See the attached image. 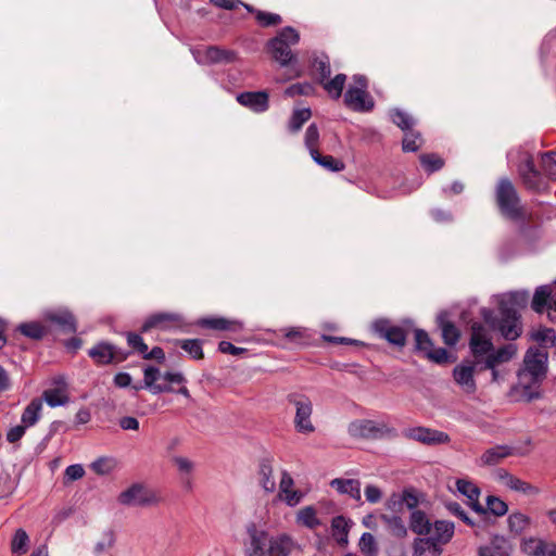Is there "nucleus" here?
<instances>
[{"instance_id":"nucleus-1","label":"nucleus","mask_w":556,"mask_h":556,"mask_svg":"<svg viewBox=\"0 0 556 556\" xmlns=\"http://www.w3.org/2000/svg\"><path fill=\"white\" fill-rule=\"evenodd\" d=\"M507 160L517 167L519 179L528 191L544 192L548 187V180L556 181V151L540 154L543 173L536 168L533 155L525 148L510 150Z\"/></svg>"},{"instance_id":"nucleus-2","label":"nucleus","mask_w":556,"mask_h":556,"mask_svg":"<svg viewBox=\"0 0 556 556\" xmlns=\"http://www.w3.org/2000/svg\"><path fill=\"white\" fill-rule=\"evenodd\" d=\"M548 354L545 349L529 348L523 357L522 367L517 372L515 390L526 401L540 396V386L546 377Z\"/></svg>"},{"instance_id":"nucleus-3","label":"nucleus","mask_w":556,"mask_h":556,"mask_svg":"<svg viewBox=\"0 0 556 556\" xmlns=\"http://www.w3.org/2000/svg\"><path fill=\"white\" fill-rule=\"evenodd\" d=\"M300 41L299 33L290 26L282 28L276 37L268 41V51L271 58L282 67H288L289 75L286 80L301 76V71L295 67L296 56L291 47Z\"/></svg>"},{"instance_id":"nucleus-4","label":"nucleus","mask_w":556,"mask_h":556,"mask_svg":"<svg viewBox=\"0 0 556 556\" xmlns=\"http://www.w3.org/2000/svg\"><path fill=\"white\" fill-rule=\"evenodd\" d=\"M495 198L503 215L514 220L522 218L520 198L510 179L503 177L498 180L495 188Z\"/></svg>"},{"instance_id":"nucleus-5","label":"nucleus","mask_w":556,"mask_h":556,"mask_svg":"<svg viewBox=\"0 0 556 556\" xmlns=\"http://www.w3.org/2000/svg\"><path fill=\"white\" fill-rule=\"evenodd\" d=\"M348 432L353 438L362 439H394L397 437L395 428L383 421L370 419H356L350 422Z\"/></svg>"},{"instance_id":"nucleus-6","label":"nucleus","mask_w":556,"mask_h":556,"mask_svg":"<svg viewBox=\"0 0 556 556\" xmlns=\"http://www.w3.org/2000/svg\"><path fill=\"white\" fill-rule=\"evenodd\" d=\"M367 79L363 75H354L353 84L344 94L345 105L355 112H367L374 108V100L367 91Z\"/></svg>"},{"instance_id":"nucleus-7","label":"nucleus","mask_w":556,"mask_h":556,"mask_svg":"<svg viewBox=\"0 0 556 556\" xmlns=\"http://www.w3.org/2000/svg\"><path fill=\"white\" fill-rule=\"evenodd\" d=\"M480 315L491 329L498 331L506 340L514 341L519 338L522 332L520 318H506V316H500V318H497L494 312L488 307H481Z\"/></svg>"},{"instance_id":"nucleus-8","label":"nucleus","mask_w":556,"mask_h":556,"mask_svg":"<svg viewBox=\"0 0 556 556\" xmlns=\"http://www.w3.org/2000/svg\"><path fill=\"white\" fill-rule=\"evenodd\" d=\"M194 61L200 65L230 64L238 60L236 51L217 46H201L191 48Z\"/></svg>"},{"instance_id":"nucleus-9","label":"nucleus","mask_w":556,"mask_h":556,"mask_svg":"<svg viewBox=\"0 0 556 556\" xmlns=\"http://www.w3.org/2000/svg\"><path fill=\"white\" fill-rule=\"evenodd\" d=\"M288 402L295 408L294 428L298 432L308 434L315 431L312 422L313 403L303 394H290Z\"/></svg>"},{"instance_id":"nucleus-10","label":"nucleus","mask_w":556,"mask_h":556,"mask_svg":"<svg viewBox=\"0 0 556 556\" xmlns=\"http://www.w3.org/2000/svg\"><path fill=\"white\" fill-rule=\"evenodd\" d=\"M469 348L475 358L473 363L484 366V359L491 354L493 343L489 331L480 323H473L471 326Z\"/></svg>"},{"instance_id":"nucleus-11","label":"nucleus","mask_w":556,"mask_h":556,"mask_svg":"<svg viewBox=\"0 0 556 556\" xmlns=\"http://www.w3.org/2000/svg\"><path fill=\"white\" fill-rule=\"evenodd\" d=\"M531 307L539 314L547 311L549 320H556V279L551 285H543L535 289Z\"/></svg>"},{"instance_id":"nucleus-12","label":"nucleus","mask_w":556,"mask_h":556,"mask_svg":"<svg viewBox=\"0 0 556 556\" xmlns=\"http://www.w3.org/2000/svg\"><path fill=\"white\" fill-rule=\"evenodd\" d=\"M493 299L498 306L500 316L520 318L519 308L527 305L528 292L511 291L494 295Z\"/></svg>"},{"instance_id":"nucleus-13","label":"nucleus","mask_w":556,"mask_h":556,"mask_svg":"<svg viewBox=\"0 0 556 556\" xmlns=\"http://www.w3.org/2000/svg\"><path fill=\"white\" fill-rule=\"evenodd\" d=\"M372 331L390 344L402 348L406 343L407 332L404 327L393 324L390 319L378 318L371 324Z\"/></svg>"},{"instance_id":"nucleus-14","label":"nucleus","mask_w":556,"mask_h":556,"mask_svg":"<svg viewBox=\"0 0 556 556\" xmlns=\"http://www.w3.org/2000/svg\"><path fill=\"white\" fill-rule=\"evenodd\" d=\"M403 435L429 446L447 444L451 441L446 432L421 426L405 429Z\"/></svg>"},{"instance_id":"nucleus-15","label":"nucleus","mask_w":556,"mask_h":556,"mask_svg":"<svg viewBox=\"0 0 556 556\" xmlns=\"http://www.w3.org/2000/svg\"><path fill=\"white\" fill-rule=\"evenodd\" d=\"M249 541L245 543V552L248 556H269L268 547L270 538L268 533L257 528L254 523L247 527Z\"/></svg>"},{"instance_id":"nucleus-16","label":"nucleus","mask_w":556,"mask_h":556,"mask_svg":"<svg viewBox=\"0 0 556 556\" xmlns=\"http://www.w3.org/2000/svg\"><path fill=\"white\" fill-rule=\"evenodd\" d=\"M415 346L418 352L437 364L447 362L448 355L444 348H435L428 333L421 329L415 330Z\"/></svg>"},{"instance_id":"nucleus-17","label":"nucleus","mask_w":556,"mask_h":556,"mask_svg":"<svg viewBox=\"0 0 556 556\" xmlns=\"http://www.w3.org/2000/svg\"><path fill=\"white\" fill-rule=\"evenodd\" d=\"M478 365L471 361H463L453 370V378L462 391L466 394H473L477 390L473 377Z\"/></svg>"},{"instance_id":"nucleus-18","label":"nucleus","mask_w":556,"mask_h":556,"mask_svg":"<svg viewBox=\"0 0 556 556\" xmlns=\"http://www.w3.org/2000/svg\"><path fill=\"white\" fill-rule=\"evenodd\" d=\"M293 486V478L288 471L283 470L279 482L278 497L290 507L296 506L303 498V493L294 490Z\"/></svg>"},{"instance_id":"nucleus-19","label":"nucleus","mask_w":556,"mask_h":556,"mask_svg":"<svg viewBox=\"0 0 556 556\" xmlns=\"http://www.w3.org/2000/svg\"><path fill=\"white\" fill-rule=\"evenodd\" d=\"M237 101L255 113H264L269 108L268 93L266 91H247L237 96Z\"/></svg>"},{"instance_id":"nucleus-20","label":"nucleus","mask_w":556,"mask_h":556,"mask_svg":"<svg viewBox=\"0 0 556 556\" xmlns=\"http://www.w3.org/2000/svg\"><path fill=\"white\" fill-rule=\"evenodd\" d=\"M45 319L56 325L65 332L76 331V320L67 308L49 309L43 313Z\"/></svg>"},{"instance_id":"nucleus-21","label":"nucleus","mask_w":556,"mask_h":556,"mask_svg":"<svg viewBox=\"0 0 556 556\" xmlns=\"http://www.w3.org/2000/svg\"><path fill=\"white\" fill-rule=\"evenodd\" d=\"M181 321V316L175 313H156L149 316L141 327V332H148L151 329L167 330L172 324Z\"/></svg>"},{"instance_id":"nucleus-22","label":"nucleus","mask_w":556,"mask_h":556,"mask_svg":"<svg viewBox=\"0 0 556 556\" xmlns=\"http://www.w3.org/2000/svg\"><path fill=\"white\" fill-rule=\"evenodd\" d=\"M173 463L177 467V471L179 473V479L182 488L186 491H191L193 489V471L195 469V463L188 457L184 456H174Z\"/></svg>"},{"instance_id":"nucleus-23","label":"nucleus","mask_w":556,"mask_h":556,"mask_svg":"<svg viewBox=\"0 0 556 556\" xmlns=\"http://www.w3.org/2000/svg\"><path fill=\"white\" fill-rule=\"evenodd\" d=\"M457 490L467 497L468 505L478 514H485V508L479 503L480 489L470 481L459 479L456 482Z\"/></svg>"},{"instance_id":"nucleus-24","label":"nucleus","mask_w":556,"mask_h":556,"mask_svg":"<svg viewBox=\"0 0 556 556\" xmlns=\"http://www.w3.org/2000/svg\"><path fill=\"white\" fill-rule=\"evenodd\" d=\"M517 353V345L515 343H508L497 350H492L491 354L484 359V366L482 368H492L503 363L509 362Z\"/></svg>"},{"instance_id":"nucleus-25","label":"nucleus","mask_w":556,"mask_h":556,"mask_svg":"<svg viewBox=\"0 0 556 556\" xmlns=\"http://www.w3.org/2000/svg\"><path fill=\"white\" fill-rule=\"evenodd\" d=\"M160 369L154 366H147L143 370V387L152 394H160L163 392H172L173 389L168 384H160L156 381L162 378Z\"/></svg>"},{"instance_id":"nucleus-26","label":"nucleus","mask_w":556,"mask_h":556,"mask_svg":"<svg viewBox=\"0 0 556 556\" xmlns=\"http://www.w3.org/2000/svg\"><path fill=\"white\" fill-rule=\"evenodd\" d=\"M454 523L446 520H437L432 523V533L427 534L426 538L432 540L441 546L442 544H446L451 541L454 534Z\"/></svg>"},{"instance_id":"nucleus-27","label":"nucleus","mask_w":556,"mask_h":556,"mask_svg":"<svg viewBox=\"0 0 556 556\" xmlns=\"http://www.w3.org/2000/svg\"><path fill=\"white\" fill-rule=\"evenodd\" d=\"M146 490L141 484L135 483L118 496V502L127 506H137L148 503Z\"/></svg>"},{"instance_id":"nucleus-28","label":"nucleus","mask_w":556,"mask_h":556,"mask_svg":"<svg viewBox=\"0 0 556 556\" xmlns=\"http://www.w3.org/2000/svg\"><path fill=\"white\" fill-rule=\"evenodd\" d=\"M294 546L295 543L293 539L283 533L275 538H270L268 553L269 556H289Z\"/></svg>"},{"instance_id":"nucleus-29","label":"nucleus","mask_w":556,"mask_h":556,"mask_svg":"<svg viewBox=\"0 0 556 556\" xmlns=\"http://www.w3.org/2000/svg\"><path fill=\"white\" fill-rule=\"evenodd\" d=\"M330 485L334 488L341 494H348L353 500L361 502V482L357 479H341L336 478L330 482Z\"/></svg>"},{"instance_id":"nucleus-30","label":"nucleus","mask_w":556,"mask_h":556,"mask_svg":"<svg viewBox=\"0 0 556 556\" xmlns=\"http://www.w3.org/2000/svg\"><path fill=\"white\" fill-rule=\"evenodd\" d=\"M43 403L40 399H34L24 408L21 416V424L27 429L34 427L41 418Z\"/></svg>"},{"instance_id":"nucleus-31","label":"nucleus","mask_w":556,"mask_h":556,"mask_svg":"<svg viewBox=\"0 0 556 556\" xmlns=\"http://www.w3.org/2000/svg\"><path fill=\"white\" fill-rule=\"evenodd\" d=\"M198 325L204 328L230 331H239L243 328L241 321L229 320L223 317L202 318L198 321Z\"/></svg>"},{"instance_id":"nucleus-32","label":"nucleus","mask_w":556,"mask_h":556,"mask_svg":"<svg viewBox=\"0 0 556 556\" xmlns=\"http://www.w3.org/2000/svg\"><path fill=\"white\" fill-rule=\"evenodd\" d=\"M437 319L444 342L447 345H455L460 336L457 327L447 319V314L445 312L440 313Z\"/></svg>"},{"instance_id":"nucleus-33","label":"nucleus","mask_w":556,"mask_h":556,"mask_svg":"<svg viewBox=\"0 0 556 556\" xmlns=\"http://www.w3.org/2000/svg\"><path fill=\"white\" fill-rule=\"evenodd\" d=\"M88 355L99 365L110 364L115 355L114 346L100 342L88 351Z\"/></svg>"},{"instance_id":"nucleus-34","label":"nucleus","mask_w":556,"mask_h":556,"mask_svg":"<svg viewBox=\"0 0 556 556\" xmlns=\"http://www.w3.org/2000/svg\"><path fill=\"white\" fill-rule=\"evenodd\" d=\"M350 522L343 516H337L331 521L332 536L341 546L349 543Z\"/></svg>"},{"instance_id":"nucleus-35","label":"nucleus","mask_w":556,"mask_h":556,"mask_svg":"<svg viewBox=\"0 0 556 556\" xmlns=\"http://www.w3.org/2000/svg\"><path fill=\"white\" fill-rule=\"evenodd\" d=\"M409 527L413 532L419 535L432 533V523L427 515L421 510H414L410 515Z\"/></svg>"},{"instance_id":"nucleus-36","label":"nucleus","mask_w":556,"mask_h":556,"mask_svg":"<svg viewBox=\"0 0 556 556\" xmlns=\"http://www.w3.org/2000/svg\"><path fill=\"white\" fill-rule=\"evenodd\" d=\"M441 546L428 538H418L414 541V556H440Z\"/></svg>"},{"instance_id":"nucleus-37","label":"nucleus","mask_w":556,"mask_h":556,"mask_svg":"<svg viewBox=\"0 0 556 556\" xmlns=\"http://www.w3.org/2000/svg\"><path fill=\"white\" fill-rule=\"evenodd\" d=\"M258 483L266 493H273L276 490V481L273 477V467L268 460L260 464Z\"/></svg>"},{"instance_id":"nucleus-38","label":"nucleus","mask_w":556,"mask_h":556,"mask_svg":"<svg viewBox=\"0 0 556 556\" xmlns=\"http://www.w3.org/2000/svg\"><path fill=\"white\" fill-rule=\"evenodd\" d=\"M29 536L24 529H17L11 541V553L13 556H23L29 548Z\"/></svg>"},{"instance_id":"nucleus-39","label":"nucleus","mask_w":556,"mask_h":556,"mask_svg":"<svg viewBox=\"0 0 556 556\" xmlns=\"http://www.w3.org/2000/svg\"><path fill=\"white\" fill-rule=\"evenodd\" d=\"M546 541L540 538H523L520 543L521 551L529 556H544Z\"/></svg>"},{"instance_id":"nucleus-40","label":"nucleus","mask_w":556,"mask_h":556,"mask_svg":"<svg viewBox=\"0 0 556 556\" xmlns=\"http://www.w3.org/2000/svg\"><path fill=\"white\" fill-rule=\"evenodd\" d=\"M511 454V448L506 445H496L494 447H491L486 450L482 456L481 462L484 465H495L501 459L509 456Z\"/></svg>"},{"instance_id":"nucleus-41","label":"nucleus","mask_w":556,"mask_h":556,"mask_svg":"<svg viewBox=\"0 0 556 556\" xmlns=\"http://www.w3.org/2000/svg\"><path fill=\"white\" fill-rule=\"evenodd\" d=\"M17 330L26 338L33 340H40L47 334V328L38 321L20 324Z\"/></svg>"},{"instance_id":"nucleus-42","label":"nucleus","mask_w":556,"mask_h":556,"mask_svg":"<svg viewBox=\"0 0 556 556\" xmlns=\"http://www.w3.org/2000/svg\"><path fill=\"white\" fill-rule=\"evenodd\" d=\"M312 159L315 163L323 166L329 172H341L344 169L345 165L341 160H338L331 155H321L318 151H313Z\"/></svg>"},{"instance_id":"nucleus-43","label":"nucleus","mask_w":556,"mask_h":556,"mask_svg":"<svg viewBox=\"0 0 556 556\" xmlns=\"http://www.w3.org/2000/svg\"><path fill=\"white\" fill-rule=\"evenodd\" d=\"M509 556V548H507V542L504 539L495 538L491 545L481 546L478 551V556Z\"/></svg>"},{"instance_id":"nucleus-44","label":"nucleus","mask_w":556,"mask_h":556,"mask_svg":"<svg viewBox=\"0 0 556 556\" xmlns=\"http://www.w3.org/2000/svg\"><path fill=\"white\" fill-rule=\"evenodd\" d=\"M312 111L309 108L295 109L290 117L288 128L291 132H298L302 126L311 118Z\"/></svg>"},{"instance_id":"nucleus-45","label":"nucleus","mask_w":556,"mask_h":556,"mask_svg":"<svg viewBox=\"0 0 556 556\" xmlns=\"http://www.w3.org/2000/svg\"><path fill=\"white\" fill-rule=\"evenodd\" d=\"M498 476L501 481L513 491L528 493L532 490V486L529 483L520 480L507 471H502Z\"/></svg>"},{"instance_id":"nucleus-46","label":"nucleus","mask_w":556,"mask_h":556,"mask_svg":"<svg viewBox=\"0 0 556 556\" xmlns=\"http://www.w3.org/2000/svg\"><path fill=\"white\" fill-rule=\"evenodd\" d=\"M296 521L308 529H315L320 526V520L317 518L316 510L313 506H306L300 509L296 515Z\"/></svg>"},{"instance_id":"nucleus-47","label":"nucleus","mask_w":556,"mask_h":556,"mask_svg":"<svg viewBox=\"0 0 556 556\" xmlns=\"http://www.w3.org/2000/svg\"><path fill=\"white\" fill-rule=\"evenodd\" d=\"M390 117L391 121L404 132L412 130L415 125V119L407 112L400 109L390 111Z\"/></svg>"},{"instance_id":"nucleus-48","label":"nucleus","mask_w":556,"mask_h":556,"mask_svg":"<svg viewBox=\"0 0 556 556\" xmlns=\"http://www.w3.org/2000/svg\"><path fill=\"white\" fill-rule=\"evenodd\" d=\"M346 76L344 74H338L332 79L324 83V89L332 99H339L344 88Z\"/></svg>"},{"instance_id":"nucleus-49","label":"nucleus","mask_w":556,"mask_h":556,"mask_svg":"<svg viewBox=\"0 0 556 556\" xmlns=\"http://www.w3.org/2000/svg\"><path fill=\"white\" fill-rule=\"evenodd\" d=\"M381 519L386 522L388 526L389 531L397 536V538H404L407 533L406 526L402 518L399 516H387L382 515Z\"/></svg>"},{"instance_id":"nucleus-50","label":"nucleus","mask_w":556,"mask_h":556,"mask_svg":"<svg viewBox=\"0 0 556 556\" xmlns=\"http://www.w3.org/2000/svg\"><path fill=\"white\" fill-rule=\"evenodd\" d=\"M358 547L365 556H378V545L376 539L369 532L362 534L358 542Z\"/></svg>"},{"instance_id":"nucleus-51","label":"nucleus","mask_w":556,"mask_h":556,"mask_svg":"<svg viewBox=\"0 0 556 556\" xmlns=\"http://www.w3.org/2000/svg\"><path fill=\"white\" fill-rule=\"evenodd\" d=\"M116 467V460L112 457H99L93 460L90 468L98 475L105 476L111 473Z\"/></svg>"},{"instance_id":"nucleus-52","label":"nucleus","mask_w":556,"mask_h":556,"mask_svg":"<svg viewBox=\"0 0 556 556\" xmlns=\"http://www.w3.org/2000/svg\"><path fill=\"white\" fill-rule=\"evenodd\" d=\"M508 527L511 532H515L516 534H520L523 532L529 523L530 519L528 516L521 513H514L508 517Z\"/></svg>"},{"instance_id":"nucleus-53","label":"nucleus","mask_w":556,"mask_h":556,"mask_svg":"<svg viewBox=\"0 0 556 556\" xmlns=\"http://www.w3.org/2000/svg\"><path fill=\"white\" fill-rule=\"evenodd\" d=\"M43 399L50 407L63 406L68 402L67 395L59 389L46 390Z\"/></svg>"},{"instance_id":"nucleus-54","label":"nucleus","mask_w":556,"mask_h":556,"mask_svg":"<svg viewBox=\"0 0 556 556\" xmlns=\"http://www.w3.org/2000/svg\"><path fill=\"white\" fill-rule=\"evenodd\" d=\"M421 144L420 134L417 131L408 130L404 132V138L402 142L403 151L405 152H416Z\"/></svg>"},{"instance_id":"nucleus-55","label":"nucleus","mask_w":556,"mask_h":556,"mask_svg":"<svg viewBox=\"0 0 556 556\" xmlns=\"http://www.w3.org/2000/svg\"><path fill=\"white\" fill-rule=\"evenodd\" d=\"M180 348L194 359L203 357L202 342L198 339H186L179 341Z\"/></svg>"},{"instance_id":"nucleus-56","label":"nucleus","mask_w":556,"mask_h":556,"mask_svg":"<svg viewBox=\"0 0 556 556\" xmlns=\"http://www.w3.org/2000/svg\"><path fill=\"white\" fill-rule=\"evenodd\" d=\"M318 141H319V130H318L317 125L313 123L306 128L305 136H304V143H305V147L307 148L311 156L313 155V151H318L317 150Z\"/></svg>"},{"instance_id":"nucleus-57","label":"nucleus","mask_w":556,"mask_h":556,"mask_svg":"<svg viewBox=\"0 0 556 556\" xmlns=\"http://www.w3.org/2000/svg\"><path fill=\"white\" fill-rule=\"evenodd\" d=\"M315 91V88L309 83H298L289 86L285 90V94L287 97H295V96H312Z\"/></svg>"},{"instance_id":"nucleus-58","label":"nucleus","mask_w":556,"mask_h":556,"mask_svg":"<svg viewBox=\"0 0 556 556\" xmlns=\"http://www.w3.org/2000/svg\"><path fill=\"white\" fill-rule=\"evenodd\" d=\"M508 510V506L507 504L502 501L501 498L496 497V496H488L486 497V509H485V513L486 511H490L492 513L493 515L495 516H504Z\"/></svg>"},{"instance_id":"nucleus-59","label":"nucleus","mask_w":556,"mask_h":556,"mask_svg":"<svg viewBox=\"0 0 556 556\" xmlns=\"http://www.w3.org/2000/svg\"><path fill=\"white\" fill-rule=\"evenodd\" d=\"M420 163L429 174L439 170L443 166V160L435 154L420 155Z\"/></svg>"},{"instance_id":"nucleus-60","label":"nucleus","mask_w":556,"mask_h":556,"mask_svg":"<svg viewBox=\"0 0 556 556\" xmlns=\"http://www.w3.org/2000/svg\"><path fill=\"white\" fill-rule=\"evenodd\" d=\"M252 12H254V10ZM255 18L263 27L274 26L281 23V16L279 14L265 11H255Z\"/></svg>"},{"instance_id":"nucleus-61","label":"nucleus","mask_w":556,"mask_h":556,"mask_svg":"<svg viewBox=\"0 0 556 556\" xmlns=\"http://www.w3.org/2000/svg\"><path fill=\"white\" fill-rule=\"evenodd\" d=\"M401 503H405V505L409 509H413L414 507H416L418 502H417V498L415 495H413L410 492L405 491L403 493V495H401V496L393 494L388 503V506H389V508H392L394 505L401 504Z\"/></svg>"},{"instance_id":"nucleus-62","label":"nucleus","mask_w":556,"mask_h":556,"mask_svg":"<svg viewBox=\"0 0 556 556\" xmlns=\"http://www.w3.org/2000/svg\"><path fill=\"white\" fill-rule=\"evenodd\" d=\"M127 343L128 345L140 355L148 351V345L144 343L142 337L138 333L128 332L127 333Z\"/></svg>"},{"instance_id":"nucleus-63","label":"nucleus","mask_w":556,"mask_h":556,"mask_svg":"<svg viewBox=\"0 0 556 556\" xmlns=\"http://www.w3.org/2000/svg\"><path fill=\"white\" fill-rule=\"evenodd\" d=\"M85 476V469L80 464H74L66 467L64 472V482H72L81 479Z\"/></svg>"},{"instance_id":"nucleus-64","label":"nucleus","mask_w":556,"mask_h":556,"mask_svg":"<svg viewBox=\"0 0 556 556\" xmlns=\"http://www.w3.org/2000/svg\"><path fill=\"white\" fill-rule=\"evenodd\" d=\"M533 340L540 343H553L556 339V334L554 329L551 328H542L533 332L532 334Z\"/></svg>"}]
</instances>
